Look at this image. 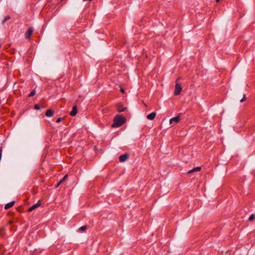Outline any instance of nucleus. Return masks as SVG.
<instances>
[{
  "label": "nucleus",
  "instance_id": "0eeeda50",
  "mask_svg": "<svg viewBox=\"0 0 255 255\" xmlns=\"http://www.w3.org/2000/svg\"><path fill=\"white\" fill-rule=\"evenodd\" d=\"M33 32V29L32 28H29L28 30L25 33V38H29Z\"/></svg>",
  "mask_w": 255,
  "mask_h": 255
},
{
  "label": "nucleus",
  "instance_id": "f3484780",
  "mask_svg": "<svg viewBox=\"0 0 255 255\" xmlns=\"http://www.w3.org/2000/svg\"><path fill=\"white\" fill-rule=\"evenodd\" d=\"M255 219V216L254 214H252L250 217H249V221H253V220Z\"/></svg>",
  "mask_w": 255,
  "mask_h": 255
},
{
  "label": "nucleus",
  "instance_id": "f257e3e1",
  "mask_svg": "<svg viewBox=\"0 0 255 255\" xmlns=\"http://www.w3.org/2000/svg\"><path fill=\"white\" fill-rule=\"evenodd\" d=\"M126 122V119L120 115L117 116L114 121V123L112 124L113 128H117L121 126Z\"/></svg>",
  "mask_w": 255,
  "mask_h": 255
},
{
  "label": "nucleus",
  "instance_id": "ddd939ff",
  "mask_svg": "<svg viewBox=\"0 0 255 255\" xmlns=\"http://www.w3.org/2000/svg\"><path fill=\"white\" fill-rule=\"evenodd\" d=\"M67 177H68V175H65V176L63 177V178H62V179H61V180L58 182V184H57V185L56 187H58V186H59V185H60V184H61V183H62V182H63V181H64V180H65L67 178Z\"/></svg>",
  "mask_w": 255,
  "mask_h": 255
},
{
  "label": "nucleus",
  "instance_id": "7ed1b4c3",
  "mask_svg": "<svg viewBox=\"0 0 255 255\" xmlns=\"http://www.w3.org/2000/svg\"><path fill=\"white\" fill-rule=\"evenodd\" d=\"M41 204V201L40 200H39L37 203L34 204L31 207H30L28 209V212L32 211L33 210H34L35 209L38 207Z\"/></svg>",
  "mask_w": 255,
  "mask_h": 255
},
{
  "label": "nucleus",
  "instance_id": "412c9836",
  "mask_svg": "<svg viewBox=\"0 0 255 255\" xmlns=\"http://www.w3.org/2000/svg\"><path fill=\"white\" fill-rule=\"evenodd\" d=\"M121 91L122 92V93H125V91H124V90L122 88H121Z\"/></svg>",
  "mask_w": 255,
  "mask_h": 255
},
{
  "label": "nucleus",
  "instance_id": "423d86ee",
  "mask_svg": "<svg viewBox=\"0 0 255 255\" xmlns=\"http://www.w3.org/2000/svg\"><path fill=\"white\" fill-rule=\"evenodd\" d=\"M77 113V108L76 106H74L73 108L72 111L70 112V115L71 116L74 117L76 115Z\"/></svg>",
  "mask_w": 255,
  "mask_h": 255
},
{
  "label": "nucleus",
  "instance_id": "1a4fd4ad",
  "mask_svg": "<svg viewBox=\"0 0 255 255\" xmlns=\"http://www.w3.org/2000/svg\"><path fill=\"white\" fill-rule=\"evenodd\" d=\"M14 203H15L14 201H12V202H10L7 204H6L4 206V209L5 210H7V209H9L10 208L12 207L13 206V205L14 204Z\"/></svg>",
  "mask_w": 255,
  "mask_h": 255
},
{
  "label": "nucleus",
  "instance_id": "aec40b11",
  "mask_svg": "<svg viewBox=\"0 0 255 255\" xmlns=\"http://www.w3.org/2000/svg\"><path fill=\"white\" fill-rule=\"evenodd\" d=\"M34 109H36V110H39L40 109V107L38 105H35L34 106Z\"/></svg>",
  "mask_w": 255,
  "mask_h": 255
},
{
  "label": "nucleus",
  "instance_id": "a211bd4d",
  "mask_svg": "<svg viewBox=\"0 0 255 255\" xmlns=\"http://www.w3.org/2000/svg\"><path fill=\"white\" fill-rule=\"evenodd\" d=\"M64 119L63 118H59L57 119L56 122L57 123H60V122H61Z\"/></svg>",
  "mask_w": 255,
  "mask_h": 255
},
{
  "label": "nucleus",
  "instance_id": "39448f33",
  "mask_svg": "<svg viewBox=\"0 0 255 255\" xmlns=\"http://www.w3.org/2000/svg\"><path fill=\"white\" fill-rule=\"evenodd\" d=\"M128 154L126 153L121 155L119 157V159L121 162H124L128 159Z\"/></svg>",
  "mask_w": 255,
  "mask_h": 255
},
{
  "label": "nucleus",
  "instance_id": "2eb2a0df",
  "mask_svg": "<svg viewBox=\"0 0 255 255\" xmlns=\"http://www.w3.org/2000/svg\"><path fill=\"white\" fill-rule=\"evenodd\" d=\"M87 229V226H82L79 229V230L82 231V232H83L86 229Z\"/></svg>",
  "mask_w": 255,
  "mask_h": 255
},
{
  "label": "nucleus",
  "instance_id": "9d476101",
  "mask_svg": "<svg viewBox=\"0 0 255 255\" xmlns=\"http://www.w3.org/2000/svg\"><path fill=\"white\" fill-rule=\"evenodd\" d=\"M53 111L51 109H48L46 111L45 115L47 117H51L53 116Z\"/></svg>",
  "mask_w": 255,
  "mask_h": 255
},
{
  "label": "nucleus",
  "instance_id": "dca6fc26",
  "mask_svg": "<svg viewBox=\"0 0 255 255\" xmlns=\"http://www.w3.org/2000/svg\"><path fill=\"white\" fill-rule=\"evenodd\" d=\"M9 19H10V16H5L4 19L2 21V24H3L5 21H6L7 20H8Z\"/></svg>",
  "mask_w": 255,
  "mask_h": 255
},
{
  "label": "nucleus",
  "instance_id": "9b49d317",
  "mask_svg": "<svg viewBox=\"0 0 255 255\" xmlns=\"http://www.w3.org/2000/svg\"><path fill=\"white\" fill-rule=\"evenodd\" d=\"M127 108H125L123 107V105H122L121 104H118L117 105V110L118 111V112H123Z\"/></svg>",
  "mask_w": 255,
  "mask_h": 255
},
{
  "label": "nucleus",
  "instance_id": "f8f14e48",
  "mask_svg": "<svg viewBox=\"0 0 255 255\" xmlns=\"http://www.w3.org/2000/svg\"><path fill=\"white\" fill-rule=\"evenodd\" d=\"M200 170H201L200 167H197L194 168L192 170H189L188 172V174H190V173L194 172H198V171H200Z\"/></svg>",
  "mask_w": 255,
  "mask_h": 255
},
{
  "label": "nucleus",
  "instance_id": "6e6552de",
  "mask_svg": "<svg viewBox=\"0 0 255 255\" xmlns=\"http://www.w3.org/2000/svg\"><path fill=\"white\" fill-rule=\"evenodd\" d=\"M156 116V113L152 112L147 116V118L149 120H153Z\"/></svg>",
  "mask_w": 255,
  "mask_h": 255
},
{
  "label": "nucleus",
  "instance_id": "6ab92c4d",
  "mask_svg": "<svg viewBox=\"0 0 255 255\" xmlns=\"http://www.w3.org/2000/svg\"><path fill=\"white\" fill-rule=\"evenodd\" d=\"M246 99V96L245 95H244L243 98L240 100L241 102H243Z\"/></svg>",
  "mask_w": 255,
  "mask_h": 255
},
{
  "label": "nucleus",
  "instance_id": "4468645a",
  "mask_svg": "<svg viewBox=\"0 0 255 255\" xmlns=\"http://www.w3.org/2000/svg\"><path fill=\"white\" fill-rule=\"evenodd\" d=\"M35 93H36V92H35V90H33V91H32L30 93V94H29L28 97H31L33 96L34 95H35Z\"/></svg>",
  "mask_w": 255,
  "mask_h": 255
},
{
  "label": "nucleus",
  "instance_id": "4be33fe9",
  "mask_svg": "<svg viewBox=\"0 0 255 255\" xmlns=\"http://www.w3.org/2000/svg\"><path fill=\"white\" fill-rule=\"evenodd\" d=\"M219 0H216V1H217V2H218Z\"/></svg>",
  "mask_w": 255,
  "mask_h": 255
},
{
  "label": "nucleus",
  "instance_id": "20e7f679",
  "mask_svg": "<svg viewBox=\"0 0 255 255\" xmlns=\"http://www.w3.org/2000/svg\"><path fill=\"white\" fill-rule=\"evenodd\" d=\"M180 118V114L177 115V116L172 118L170 120V123L172 124V123H177L179 122Z\"/></svg>",
  "mask_w": 255,
  "mask_h": 255
},
{
  "label": "nucleus",
  "instance_id": "f03ea898",
  "mask_svg": "<svg viewBox=\"0 0 255 255\" xmlns=\"http://www.w3.org/2000/svg\"><path fill=\"white\" fill-rule=\"evenodd\" d=\"M182 87L181 86L178 84L177 83L175 85V90L174 91V95H178L180 94L181 90H182Z\"/></svg>",
  "mask_w": 255,
  "mask_h": 255
}]
</instances>
